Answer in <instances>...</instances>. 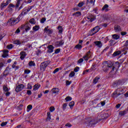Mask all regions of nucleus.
Listing matches in <instances>:
<instances>
[{
	"mask_svg": "<svg viewBox=\"0 0 128 128\" xmlns=\"http://www.w3.org/2000/svg\"><path fill=\"white\" fill-rule=\"evenodd\" d=\"M22 16V14H20L18 18H12L10 19L8 22V24H9L10 26H14V24H16L18 22L22 20L21 18Z\"/></svg>",
	"mask_w": 128,
	"mask_h": 128,
	"instance_id": "nucleus-1",
	"label": "nucleus"
},
{
	"mask_svg": "<svg viewBox=\"0 0 128 128\" xmlns=\"http://www.w3.org/2000/svg\"><path fill=\"white\" fill-rule=\"evenodd\" d=\"M113 64L112 62H103V66H102V68H103V70H104V72H107L108 70L110 69L111 68L112 66H113Z\"/></svg>",
	"mask_w": 128,
	"mask_h": 128,
	"instance_id": "nucleus-2",
	"label": "nucleus"
},
{
	"mask_svg": "<svg viewBox=\"0 0 128 128\" xmlns=\"http://www.w3.org/2000/svg\"><path fill=\"white\" fill-rule=\"evenodd\" d=\"M126 92V88L122 87L120 88H118L116 92H115L114 94H117V96H120V94H122Z\"/></svg>",
	"mask_w": 128,
	"mask_h": 128,
	"instance_id": "nucleus-3",
	"label": "nucleus"
},
{
	"mask_svg": "<svg viewBox=\"0 0 128 128\" xmlns=\"http://www.w3.org/2000/svg\"><path fill=\"white\" fill-rule=\"evenodd\" d=\"M100 30V27L98 26L94 27L90 32V36H94V34H96Z\"/></svg>",
	"mask_w": 128,
	"mask_h": 128,
	"instance_id": "nucleus-4",
	"label": "nucleus"
},
{
	"mask_svg": "<svg viewBox=\"0 0 128 128\" xmlns=\"http://www.w3.org/2000/svg\"><path fill=\"white\" fill-rule=\"evenodd\" d=\"M48 66V62H44L42 63L40 65V69L42 72H44L46 66Z\"/></svg>",
	"mask_w": 128,
	"mask_h": 128,
	"instance_id": "nucleus-5",
	"label": "nucleus"
},
{
	"mask_svg": "<svg viewBox=\"0 0 128 128\" xmlns=\"http://www.w3.org/2000/svg\"><path fill=\"white\" fill-rule=\"evenodd\" d=\"M24 84H19L16 87V92H20V90H24Z\"/></svg>",
	"mask_w": 128,
	"mask_h": 128,
	"instance_id": "nucleus-6",
	"label": "nucleus"
},
{
	"mask_svg": "<svg viewBox=\"0 0 128 128\" xmlns=\"http://www.w3.org/2000/svg\"><path fill=\"white\" fill-rule=\"evenodd\" d=\"M94 44L98 48H100L102 46V44L100 41L94 42Z\"/></svg>",
	"mask_w": 128,
	"mask_h": 128,
	"instance_id": "nucleus-7",
	"label": "nucleus"
},
{
	"mask_svg": "<svg viewBox=\"0 0 128 128\" xmlns=\"http://www.w3.org/2000/svg\"><path fill=\"white\" fill-rule=\"evenodd\" d=\"M62 44H64V41L62 40H60L55 43V46L56 48H58V46H62Z\"/></svg>",
	"mask_w": 128,
	"mask_h": 128,
	"instance_id": "nucleus-8",
	"label": "nucleus"
},
{
	"mask_svg": "<svg viewBox=\"0 0 128 128\" xmlns=\"http://www.w3.org/2000/svg\"><path fill=\"white\" fill-rule=\"evenodd\" d=\"M48 52H54V48L52 45H49L48 46Z\"/></svg>",
	"mask_w": 128,
	"mask_h": 128,
	"instance_id": "nucleus-9",
	"label": "nucleus"
},
{
	"mask_svg": "<svg viewBox=\"0 0 128 128\" xmlns=\"http://www.w3.org/2000/svg\"><path fill=\"white\" fill-rule=\"evenodd\" d=\"M8 56V50H4L3 51V54L2 55V57L5 58Z\"/></svg>",
	"mask_w": 128,
	"mask_h": 128,
	"instance_id": "nucleus-10",
	"label": "nucleus"
},
{
	"mask_svg": "<svg viewBox=\"0 0 128 128\" xmlns=\"http://www.w3.org/2000/svg\"><path fill=\"white\" fill-rule=\"evenodd\" d=\"M53 94H58L60 92V89L58 88H54L51 90Z\"/></svg>",
	"mask_w": 128,
	"mask_h": 128,
	"instance_id": "nucleus-11",
	"label": "nucleus"
},
{
	"mask_svg": "<svg viewBox=\"0 0 128 128\" xmlns=\"http://www.w3.org/2000/svg\"><path fill=\"white\" fill-rule=\"evenodd\" d=\"M90 52H88L83 57V58L84 60H88L90 58Z\"/></svg>",
	"mask_w": 128,
	"mask_h": 128,
	"instance_id": "nucleus-12",
	"label": "nucleus"
},
{
	"mask_svg": "<svg viewBox=\"0 0 128 128\" xmlns=\"http://www.w3.org/2000/svg\"><path fill=\"white\" fill-rule=\"evenodd\" d=\"M12 68L14 70H16L20 68L18 66H16V62H14V64L12 65Z\"/></svg>",
	"mask_w": 128,
	"mask_h": 128,
	"instance_id": "nucleus-13",
	"label": "nucleus"
},
{
	"mask_svg": "<svg viewBox=\"0 0 128 128\" xmlns=\"http://www.w3.org/2000/svg\"><path fill=\"white\" fill-rule=\"evenodd\" d=\"M26 56V54L25 52H20V58H21V60H24Z\"/></svg>",
	"mask_w": 128,
	"mask_h": 128,
	"instance_id": "nucleus-14",
	"label": "nucleus"
},
{
	"mask_svg": "<svg viewBox=\"0 0 128 128\" xmlns=\"http://www.w3.org/2000/svg\"><path fill=\"white\" fill-rule=\"evenodd\" d=\"M102 10H104V12H108V5L105 4L102 8Z\"/></svg>",
	"mask_w": 128,
	"mask_h": 128,
	"instance_id": "nucleus-15",
	"label": "nucleus"
},
{
	"mask_svg": "<svg viewBox=\"0 0 128 128\" xmlns=\"http://www.w3.org/2000/svg\"><path fill=\"white\" fill-rule=\"evenodd\" d=\"M120 54H122V52L120 50L116 52L113 54V56H120Z\"/></svg>",
	"mask_w": 128,
	"mask_h": 128,
	"instance_id": "nucleus-16",
	"label": "nucleus"
},
{
	"mask_svg": "<svg viewBox=\"0 0 128 128\" xmlns=\"http://www.w3.org/2000/svg\"><path fill=\"white\" fill-rule=\"evenodd\" d=\"M28 66L30 68H32V66H36V63L32 61L29 62Z\"/></svg>",
	"mask_w": 128,
	"mask_h": 128,
	"instance_id": "nucleus-17",
	"label": "nucleus"
},
{
	"mask_svg": "<svg viewBox=\"0 0 128 128\" xmlns=\"http://www.w3.org/2000/svg\"><path fill=\"white\" fill-rule=\"evenodd\" d=\"M114 30L116 32H120V26H114Z\"/></svg>",
	"mask_w": 128,
	"mask_h": 128,
	"instance_id": "nucleus-18",
	"label": "nucleus"
},
{
	"mask_svg": "<svg viewBox=\"0 0 128 128\" xmlns=\"http://www.w3.org/2000/svg\"><path fill=\"white\" fill-rule=\"evenodd\" d=\"M73 15L75 16H76L77 18H80L82 13H80V12H76V13L74 14Z\"/></svg>",
	"mask_w": 128,
	"mask_h": 128,
	"instance_id": "nucleus-19",
	"label": "nucleus"
},
{
	"mask_svg": "<svg viewBox=\"0 0 128 128\" xmlns=\"http://www.w3.org/2000/svg\"><path fill=\"white\" fill-rule=\"evenodd\" d=\"M24 28L26 32H28V30H30V27L28 26V24H26L25 26H24Z\"/></svg>",
	"mask_w": 128,
	"mask_h": 128,
	"instance_id": "nucleus-20",
	"label": "nucleus"
},
{
	"mask_svg": "<svg viewBox=\"0 0 128 128\" xmlns=\"http://www.w3.org/2000/svg\"><path fill=\"white\" fill-rule=\"evenodd\" d=\"M32 30H34V32H38V30H40V26H36L33 27Z\"/></svg>",
	"mask_w": 128,
	"mask_h": 128,
	"instance_id": "nucleus-21",
	"label": "nucleus"
},
{
	"mask_svg": "<svg viewBox=\"0 0 128 128\" xmlns=\"http://www.w3.org/2000/svg\"><path fill=\"white\" fill-rule=\"evenodd\" d=\"M40 85H38V84H35L34 86V89L33 90H38V88H40Z\"/></svg>",
	"mask_w": 128,
	"mask_h": 128,
	"instance_id": "nucleus-22",
	"label": "nucleus"
},
{
	"mask_svg": "<svg viewBox=\"0 0 128 128\" xmlns=\"http://www.w3.org/2000/svg\"><path fill=\"white\" fill-rule=\"evenodd\" d=\"M98 80H100V78L99 77H96L93 80V82L94 84H98Z\"/></svg>",
	"mask_w": 128,
	"mask_h": 128,
	"instance_id": "nucleus-23",
	"label": "nucleus"
},
{
	"mask_svg": "<svg viewBox=\"0 0 128 128\" xmlns=\"http://www.w3.org/2000/svg\"><path fill=\"white\" fill-rule=\"evenodd\" d=\"M112 38L114 40H118V38H120V36L114 34L112 35Z\"/></svg>",
	"mask_w": 128,
	"mask_h": 128,
	"instance_id": "nucleus-24",
	"label": "nucleus"
},
{
	"mask_svg": "<svg viewBox=\"0 0 128 128\" xmlns=\"http://www.w3.org/2000/svg\"><path fill=\"white\" fill-rule=\"evenodd\" d=\"M32 106L31 104L28 105L27 106V112H30V110H32Z\"/></svg>",
	"mask_w": 128,
	"mask_h": 128,
	"instance_id": "nucleus-25",
	"label": "nucleus"
},
{
	"mask_svg": "<svg viewBox=\"0 0 128 128\" xmlns=\"http://www.w3.org/2000/svg\"><path fill=\"white\" fill-rule=\"evenodd\" d=\"M32 85L30 83H28L27 85V90H32Z\"/></svg>",
	"mask_w": 128,
	"mask_h": 128,
	"instance_id": "nucleus-26",
	"label": "nucleus"
},
{
	"mask_svg": "<svg viewBox=\"0 0 128 128\" xmlns=\"http://www.w3.org/2000/svg\"><path fill=\"white\" fill-rule=\"evenodd\" d=\"M75 48H76L77 50H80L81 48H82V46L80 44H77L75 46Z\"/></svg>",
	"mask_w": 128,
	"mask_h": 128,
	"instance_id": "nucleus-27",
	"label": "nucleus"
},
{
	"mask_svg": "<svg viewBox=\"0 0 128 128\" xmlns=\"http://www.w3.org/2000/svg\"><path fill=\"white\" fill-rule=\"evenodd\" d=\"M58 30L59 34H62V26H59L58 27Z\"/></svg>",
	"mask_w": 128,
	"mask_h": 128,
	"instance_id": "nucleus-28",
	"label": "nucleus"
},
{
	"mask_svg": "<svg viewBox=\"0 0 128 128\" xmlns=\"http://www.w3.org/2000/svg\"><path fill=\"white\" fill-rule=\"evenodd\" d=\"M94 2H96V0H87L88 2H90V4H92V6L94 4Z\"/></svg>",
	"mask_w": 128,
	"mask_h": 128,
	"instance_id": "nucleus-29",
	"label": "nucleus"
},
{
	"mask_svg": "<svg viewBox=\"0 0 128 128\" xmlns=\"http://www.w3.org/2000/svg\"><path fill=\"white\" fill-rule=\"evenodd\" d=\"M72 100V97L70 96H67L66 98H65V100H66V102H70V100Z\"/></svg>",
	"mask_w": 128,
	"mask_h": 128,
	"instance_id": "nucleus-30",
	"label": "nucleus"
},
{
	"mask_svg": "<svg viewBox=\"0 0 128 128\" xmlns=\"http://www.w3.org/2000/svg\"><path fill=\"white\" fill-rule=\"evenodd\" d=\"M30 24H36V20L34 18H32L30 20Z\"/></svg>",
	"mask_w": 128,
	"mask_h": 128,
	"instance_id": "nucleus-31",
	"label": "nucleus"
},
{
	"mask_svg": "<svg viewBox=\"0 0 128 128\" xmlns=\"http://www.w3.org/2000/svg\"><path fill=\"white\" fill-rule=\"evenodd\" d=\"M32 6H29V7L25 8L24 10H25V12H30V10H32Z\"/></svg>",
	"mask_w": 128,
	"mask_h": 128,
	"instance_id": "nucleus-32",
	"label": "nucleus"
},
{
	"mask_svg": "<svg viewBox=\"0 0 128 128\" xmlns=\"http://www.w3.org/2000/svg\"><path fill=\"white\" fill-rule=\"evenodd\" d=\"M74 106V102H71L69 104V106L70 108H72Z\"/></svg>",
	"mask_w": 128,
	"mask_h": 128,
	"instance_id": "nucleus-33",
	"label": "nucleus"
},
{
	"mask_svg": "<svg viewBox=\"0 0 128 128\" xmlns=\"http://www.w3.org/2000/svg\"><path fill=\"white\" fill-rule=\"evenodd\" d=\"M84 2H80L78 4V6H79V8H82V6H84Z\"/></svg>",
	"mask_w": 128,
	"mask_h": 128,
	"instance_id": "nucleus-34",
	"label": "nucleus"
},
{
	"mask_svg": "<svg viewBox=\"0 0 128 128\" xmlns=\"http://www.w3.org/2000/svg\"><path fill=\"white\" fill-rule=\"evenodd\" d=\"M126 114V111H122L120 112L119 114L120 116H124V114Z\"/></svg>",
	"mask_w": 128,
	"mask_h": 128,
	"instance_id": "nucleus-35",
	"label": "nucleus"
},
{
	"mask_svg": "<svg viewBox=\"0 0 128 128\" xmlns=\"http://www.w3.org/2000/svg\"><path fill=\"white\" fill-rule=\"evenodd\" d=\"M14 48V46L12 44H10L7 46V48L8 50H12Z\"/></svg>",
	"mask_w": 128,
	"mask_h": 128,
	"instance_id": "nucleus-36",
	"label": "nucleus"
},
{
	"mask_svg": "<svg viewBox=\"0 0 128 128\" xmlns=\"http://www.w3.org/2000/svg\"><path fill=\"white\" fill-rule=\"evenodd\" d=\"M14 44H20V42L19 40H16L14 41Z\"/></svg>",
	"mask_w": 128,
	"mask_h": 128,
	"instance_id": "nucleus-37",
	"label": "nucleus"
},
{
	"mask_svg": "<svg viewBox=\"0 0 128 128\" xmlns=\"http://www.w3.org/2000/svg\"><path fill=\"white\" fill-rule=\"evenodd\" d=\"M74 74H76L74 72H72L70 74L69 76H70V78H73V76H74Z\"/></svg>",
	"mask_w": 128,
	"mask_h": 128,
	"instance_id": "nucleus-38",
	"label": "nucleus"
},
{
	"mask_svg": "<svg viewBox=\"0 0 128 128\" xmlns=\"http://www.w3.org/2000/svg\"><path fill=\"white\" fill-rule=\"evenodd\" d=\"M55 110L56 109L54 108V106H51L50 108V112H54Z\"/></svg>",
	"mask_w": 128,
	"mask_h": 128,
	"instance_id": "nucleus-39",
	"label": "nucleus"
},
{
	"mask_svg": "<svg viewBox=\"0 0 128 128\" xmlns=\"http://www.w3.org/2000/svg\"><path fill=\"white\" fill-rule=\"evenodd\" d=\"M5 36H6V34H4V33L0 34V40H2V38H4Z\"/></svg>",
	"mask_w": 128,
	"mask_h": 128,
	"instance_id": "nucleus-40",
	"label": "nucleus"
},
{
	"mask_svg": "<svg viewBox=\"0 0 128 128\" xmlns=\"http://www.w3.org/2000/svg\"><path fill=\"white\" fill-rule=\"evenodd\" d=\"M22 0H18L17 1V3L16 4V6L17 8H18V6H20V2H22Z\"/></svg>",
	"mask_w": 128,
	"mask_h": 128,
	"instance_id": "nucleus-41",
	"label": "nucleus"
},
{
	"mask_svg": "<svg viewBox=\"0 0 128 128\" xmlns=\"http://www.w3.org/2000/svg\"><path fill=\"white\" fill-rule=\"evenodd\" d=\"M47 116H48L47 120H50L51 118H50V112H48L47 113Z\"/></svg>",
	"mask_w": 128,
	"mask_h": 128,
	"instance_id": "nucleus-42",
	"label": "nucleus"
},
{
	"mask_svg": "<svg viewBox=\"0 0 128 128\" xmlns=\"http://www.w3.org/2000/svg\"><path fill=\"white\" fill-rule=\"evenodd\" d=\"M8 122H2L1 124V126H6V124H8Z\"/></svg>",
	"mask_w": 128,
	"mask_h": 128,
	"instance_id": "nucleus-43",
	"label": "nucleus"
},
{
	"mask_svg": "<svg viewBox=\"0 0 128 128\" xmlns=\"http://www.w3.org/2000/svg\"><path fill=\"white\" fill-rule=\"evenodd\" d=\"M3 90L4 92H8V87H6V86H4Z\"/></svg>",
	"mask_w": 128,
	"mask_h": 128,
	"instance_id": "nucleus-44",
	"label": "nucleus"
},
{
	"mask_svg": "<svg viewBox=\"0 0 128 128\" xmlns=\"http://www.w3.org/2000/svg\"><path fill=\"white\" fill-rule=\"evenodd\" d=\"M30 73V70H24V74H28Z\"/></svg>",
	"mask_w": 128,
	"mask_h": 128,
	"instance_id": "nucleus-45",
	"label": "nucleus"
},
{
	"mask_svg": "<svg viewBox=\"0 0 128 128\" xmlns=\"http://www.w3.org/2000/svg\"><path fill=\"white\" fill-rule=\"evenodd\" d=\"M8 6V4H6V3H3L1 4V8H4L5 6Z\"/></svg>",
	"mask_w": 128,
	"mask_h": 128,
	"instance_id": "nucleus-46",
	"label": "nucleus"
},
{
	"mask_svg": "<svg viewBox=\"0 0 128 128\" xmlns=\"http://www.w3.org/2000/svg\"><path fill=\"white\" fill-rule=\"evenodd\" d=\"M78 70H80V68L78 67H76L74 69V72H78Z\"/></svg>",
	"mask_w": 128,
	"mask_h": 128,
	"instance_id": "nucleus-47",
	"label": "nucleus"
},
{
	"mask_svg": "<svg viewBox=\"0 0 128 128\" xmlns=\"http://www.w3.org/2000/svg\"><path fill=\"white\" fill-rule=\"evenodd\" d=\"M46 18H42V19L40 20V23L41 24H44V22H46Z\"/></svg>",
	"mask_w": 128,
	"mask_h": 128,
	"instance_id": "nucleus-48",
	"label": "nucleus"
},
{
	"mask_svg": "<svg viewBox=\"0 0 128 128\" xmlns=\"http://www.w3.org/2000/svg\"><path fill=\"white\" fill-rule=\"evenodd\" d=\"M66 106H68V104H63V110H64L66 108Z\"/></svg>",
	"mask_w": 128,
	"mask_h": 128,
	"instance_id": "nucleus-49",
	"label": "nucleus"
},
{
	"mask_svg": "<svg viewBox=\"0 0 128 128\" xmlns=\"http://www.w3.org/2000/svg\"><path fill=\"white\" fill-rule=\"evenodd\" d=\"M72 84V82H70L68 80L66 81V86H70Z\"/></svg>",
	"mask_w": 128,
	"mask_h": 128,
	"instance_id": "nucleus-50",
	"label": "nucleus"
},
{
	"mask_svg": "<svg viewBox=\"0 0 128 128\" xmlns=\"http://www.w3.org/2000/svg\"><path fill=\"white\" fill-rule=\"evenodd\" d=\"M60 52V49L58 48L55 50V54H58Z\"/></svg>",
	"mask_w": 128,
	"mask_h": 128,
	"instance_id": "nucleus-51",
	"label": "nucleus"
},
{
	"mask_svg": "<svg viewBox=\"0 0 128 128\" xmlns=\"http://www.w3.org/2000/svg\"><path fill=\"white\" fill-rule=\"evenodd\" d=\"M4 68V64L2 62L0 63V70H2V68Z\"/></svg>",
	"mask_w": 128,
	"mask_h": 128,
	"instance_id": "nucleus-52",
	"label": "nucleus"
},
{
	"mask_svg": "<svg viewBox=\"0 0 128 128\" xmlns=\"http://www.w3.org/2000/svg\"><path fill=\"white\" fill-rule=\"evenodd\" d=\"M58 70H60V68H56L54 71L53 73L56 74V72H58Z\"/></svg>",
	"mask_w": 128,
	"mask_h": 128,
	"instance_id": "nucleus-53",
	"label": "nucleus"
},
{
	"mask_svg": "<svg viewBox=\"0 0 128 128\" xmlns=\"http://www.w3.org/2000/svg\"><path fill=\"white\" fill-rule=\"evenodd\" d=\"M20 28H18L15 32V34H20Z\"/></svg>",
	"mask_w": 128,
	"mask_h": 128,
	"instance_id": "nucleus-54",
	"label": "nucleus"
},
{
	"mask_svg": "<svg viewBox=\"0 0 128 128\" xmlns=\"http://www.w3.org/2000/svg\"><path fill=\"white\" fill-rule=\"evenodd\" d=\"M48 28V26L44 28V32H47L48 30H49Z\"/></svg>",
	"mask_w": 128,
	"mask_h": 128,
	"instance_id": "nucleus-55",
	"label": "nucleus"
},
{
	"mask_svg": "<svg viewBox=\"0 0 128 128\" xmlns=\"http://www.w3.org/2000/svg\"><path fill=\"white\" fill-rule=\"evenodd\" d=\"M82 62H84V59H82V58H80L78 60V64H82Z\"/></svg>",
	"mask_w": 128,
	"mask_h": 128,
	"instance_id": "nucleus-56",
	"label": "nucleus"
},
{
	"mask_svg": "<svg viewBox=\"0 0 128 128\" xmlns=\"http://www.w3.org/2000/svg\"><path fill=\"white\" fill-rule=\"evenodd\" d=\"M27 94H28V96H30V94H32V91L30 90H27Z\"/></svg>",
	"mask_w": 128,
	"mask_h": 128,
	"instance_id": "nucleus-57",
	"label": "nucleus"
},
{
	"mask_svg": "<svg viewBox=\"0 0 128 128\" xmlns=\"http://www.w3.org/2000/svg\"><path fill=\"white\" fill-rule=\"evenodd\" d=\"M88 124L90 126H92L96 124V123H88Z\"/></svg>",
	"mask_w": 128,
	"mask_h": 128,
	"instance_id": "nucleus-58",
	"label": "nucleus"
},
{
	"mask_svg": "<svg viewBox=\"0 0 128 128\" xmlns=\"http://www.w3.org/2000/svg\"><path fill=\"white\" fill-rule=\"evenodd\" d=\"M46 34H52V31L50 29L48 30V32H46Z\"/></svg>",
	"mask_w": 128,
	"mask_h": 128,
	"instance_id": "nucleus-59",
	"label": "nucleus"
},
{
	"mask_svg": "<svg viewBox=\"0 0 128 128\" xmlns=\"http://www.w3.org/2000/svg\"><path fill=\"white\" fill-rule=\"evenodd\" d=\"M124 46H128V40L126 42Z\"/></svg>",
	"mask_w": 128,
	"mask_h": 128,
	"instance_id": "nucleus-60",
	"label": "nucleus"
},
{
	"mask_svg": "<svg viewBox=\"0 0 128 128\" xmlns=\"http://www.w3.org/2000/svg\"><path fill=\"white\" fill-rule=\"evenodd\" d=\"M65 126H68V128H70V126H72V124H67Z\"/></svg>",
	"mask_w": 128,
	"mask_h": 128,
	"instance_id": "nucleus-61",
	"label": "nucleus"
},
{
	"mask_svg": "<svg viewBox=\"0 0 128 128\" xmlns=\"http://www.w3.org/2000/svg\"><path fill=\"white\" fill-rule=\"evenodd\" d=\"M121 34L122 36H126V32H121Z\"/></svg>",
	"mask_w": 128,
	"mask_h": 128,
	"instance_id": "nucleus-62",
	"label": "nucleus"
},
{
	"mask_svg": "<svg viewBox=\"0 0 128 128\" xmlns=\"http://www.w3.org/2000/svg\"><path fill=\"white\" fill-rule=\"evenodd\" d=\"M10 2H12V0H7L6 2V4H8Z\"/></svg>",
	"mask_w": 128,
	"mask_h": 128,
	"instance_id": "nucleus-63",
	"label": "nucleus"
},
{
	"mask_svg": "<svg viewBox=\"0 0 128 128\" xmlns=\"http://www.w3.org/2000/svg\"><path fill=\"white\" fill-rule=\"evenodd\" d=\"M116 108H120V104H118L116 106Z\"/></svg>",
	"mask_w": 128,
	"mask_h": 128,
	"instance_id": "nucleus-64",
	"label": "nucleus"
}]
</instances>
